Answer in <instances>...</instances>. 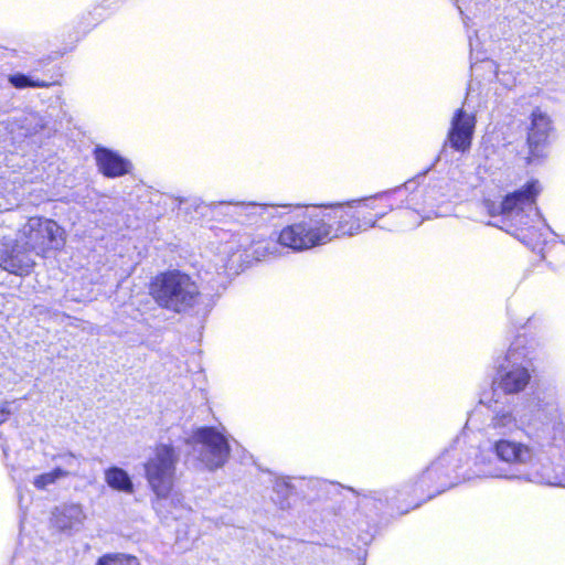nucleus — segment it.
I'll use <instances>...</instances> for the list:
<instances>
[{"mask_svg":"<svg viewBox=\"0 0 565 565\" xmlns=\"http://www.w3.org/2000/svg\"><path fill=\"white\" fill-rule=\"evenodd\" d=\"M43 503V497H19V510H20V531L25 529V524L29 521V516L36 518V512L30 510V507H41Z\"/></svg>","mask_w":565,"mask_h":565,"instance_id":"nucleus-23","label":"nucleus"},{"mask_svg":"<svg viewBox=\"0 0 565 565\" xmlns=\"http://www.w3.org/2000/svg\"><path fill=\"white\" fill-rule=\"evenodd\" d=\"M31 253L32 250L19 239H3L0 242V268L15 276H29L36 265Z\"/></svg>","mask_w":565,"mask_h":565,"instance_id":"nucleus-8","label":"nucleus"},{"mask_svg":"<svg viewBox=\"0 0 565 565\" xmlns=\"http://www.w3.org/2000/svg\"><path fill=\"white\" fill-rule=\"evenodd\" d=\"M531 373L527 367L514 365L503 371L498 376V387L508 395L523 392L531 382Z\"/></svg>","mask_w":565,"mask_h":565,"instance_id":"nucleus-15","label":"nucleus"},{"mask_svg":"<svg viewBox=\"0 0 565 565\" xmlns=\"http://www.w3.org/2000/svg\"><path fill=\"white\" fill-rule=\"evenodd\" d=\"M148 294L164 310L182 313L201 299V290L193 277L177 268L156 274L148 284Z\"/></svg>","mask_w":565,"mask_h":565,"instance_id":"nucleus-3","label":"nucleus"},{"mask_svg":"<svg viewBox=\"0 0 565 565\" xmlns=\"http://www.w3.org/2000/svg\"><path fill=\"white\" fill-rule=\"evenodd\" d=\"M539 419L543 425V431L546 434H551L552 444L555 446H559L561 441L565 444V429L563 425V414L559 408H554L553 411H548L545 407L539 409Z\"/></svg>","mask_w":565,"mask_h":565,"instance_id":"nucleus-17","label":"nucleus"},{"mask_svg":"<svg viewBox=\"0 0 565 565\" xmlns=\"http://www.w3.org/2000/svg\"><path fill=\"white\" fill-rule=\"evenodd\" d=\"M562 482H563V484L565 486V476L563 477V481H562Z\"/></svg>","mask_w":565,"mask_h":565,"instance_id":"nucleus-31","label":"nucleus"},{"mask_svg":"<svg viewBox=\"0 0 565 565\" xmlns=\"http://www.w3.org/2000/svg\"><path fill=\"white\" fill-rule=\"evenodd\" d=\"M105 481L113 490L118 492L130 493L134 491L129 475L117 466H111L105 470Z\"/></svg>","mask_w":565,"mask_h":565,"instance_id":"nucleus-19","label":"nucleus"},{"mask_svg":"<svg viewBox=\"0 0 565 565\" xmlns=\"http://www.w3.org/2000/svg\"><path fill=\"white\" fill-rule=\"evenodd\" d=\"M422 199L419 190L409 192L407 188H398L362 200L306 206L280 228L277 243L296 253L306 252L365 232L391 212H419Z\"/></svg>","mask_w":565,"mask_h":565,"instance_id":"nucleus-1","label":"nucleus"},{"mask_svg":"<svg viewBox=\"0 0 565 565\" xmlns=\"http://www.w3.org/2000/svg\"><path fill=\"white\" fill-rule=\"evenodd\" d=\"M553 131L554 127L551 116L542 110L541 107L533 108L530 114V125L526 129V146L529 149L526 161L529 163L545 157Z\"/></svg>","mask_w":565,"mask_h":565,"instance_id":"nucleus-7","label":"nucleus"},{"mask_svg":"<svg viewBox=\"0 0 565 565\" xmlns=\"http://www.w3.org/2000/svg\"><path fill=\"white\" fill-rule=\"evenodd\" d=\"M45 78H39L35 75H25L15 73L8 76V82L17 89L24 88H50L62 85V73L58 68L45 73Z\"/></svg>","mask_w":565,"mask_h":565,"instance_id":"nucleus-16","label":"nucleus"},{"mask_svg":"<svg viewBox=\"0 0 565 565\" xmlns=\"http://www.w3.org/2000/svg\"><path fill=\"white\" fill-rule=\"evenodd\" d=\"M94 158L98 171L106 178H119L130 173L132 169V164L128 159L105 147H96L94 149Z\"/></svg>","mask_w":565,"mask_h":565,"instance_id":"nucleus-11","label":"nucleus"},{"mask_svg":"<svg viewBox=\"0 0 565 565\" xmlns=\"http://www.w3.org/2000/svg\"><path fill=\"white\" fill-rule=\"evenodd\" d=\"M542 192L541 181L531 178L520 188L507 193L500 202L487 199L483 204L490 216H519L536 207Z\"/></svg>","mask_w":565,"mask_h":565,"instance_id":"nucleus-5","label":"nucleus"},{"mask_svg":"<svg viewBox=\"0 0 565 565\" xmlns=\"http://www.w3.org/2000/svg\"><path fill=\"white\" fill-rule=\"evenodd\" d=\"M509 233L518 237L525 245L534 248L541 242V234L537 228L531 225L515 226L510 225L507 230Z\"/></svg>","mask_w":565,"mask_h":565,"instance_id":"nucleus-22","label":"nucleus"},{"mask_svg":"<svg viewBox=\"0 0 565 565\" xmlns=\"http://www.w3.org/2000/svg\"><path fill=\"white\" fill-rule=\"evenodd\" d=\"M492 426L495 429H501L509 426H516V420L511 413L498 414L492 420Z\"/></svg>","mask_w":565,"mask_h":565,"instance_id":"nucleus-26","label":"nucleus"},{"mask_svg":"<svg viewBox=\"0 0 565 565\" xmlns=\"http://www.w3.org/2000/svg\"><path fill=\"white\" fill-rule=\"evenodd\" d=\"M18 236L41 258L61 252L66 244L65 228L55 220L42 215L29 216L19 230Z\"/></svg>","mask_w":565,"mask_h":565,"instance_id":"nucleus-4","label":"nucleus"},{"mask_svg":"<svg viewBox=\"0 0 565 565\" xmlns=\"http://www.w3.org/2000/svg\"><path fill=\"white\" fill-rule=\"evenodd\" d=\"M95 565H140L136 556L125 553H107L98 557Z\"/></svg>","mask_w":565,"mask_h":565,"instance_id":"nucleus-25","label":"nucleus"},{"mask_svg":"<svg viewBox=\"0 0 565 565\" xmlns=\"http://www.w3.org/2000/svg\"><path fill=\"white\" fill-rule=\"evenodd\" d=\"M177 455L173 446L159 444L145 463L146 478L156 494H169L175 481Z\"/></svg>","mask_w":565,"mask_h":565,"instance_id":"nucleus-6","label":"nucleus"},{"mask_svg":"<svg viewBox=\"0 0 565 565\" xmlns=\"http://www.w3.org/2000/svg\"><path fill=\"white\" fill-rule=\"evenodd\" d=\"M308 483L305 478L277 476L273 479V490L277 494H291L295 491H305Z\"/></svg>","mask_w":565,"mask_h":565,"instance_id":"nucleus-21","label":"nucleus"},{"mask_svg":"<svg viewBox=\"0 0 565 565\" xmlns=\"http://www.w3.org/2000/svg\"><path fill=\"white\" fill-rule=\"evenodd\" d=\"M493 450L501 461L510 465H525L532 458V449L527 445L509 439L495 441Z\"/></svg>","mask_w":565,"mask_h":565,"instance_id":"nucleus-13","label":"nucleus"},{"mask_svg":"<svg viewBox=\"0 0 565 565\" xmlns=\"http://www.w3.org/2000/svg\"><path fill=\"white\" fill-rule=\"evenodd\" d=\"M476 128V117L467 113L462 107L456 109L450 120L447 132V141L458 152H466L470 149Z\"/></svg>","mask_w":565,"mask_h":565,"instance_id":"nucleus-10","label":"nucleus"},{"mask_svg":"<svg viewBox=\"0 0 565 565\" xmlns=\"http://www.w3.org/2000/svg\"><path fill=\"white\" fill-rule=\"evenodd\" d=\"M195 437L206 448L204 460L209 469L215 470L224 466L231 454L226 437L211 426L199 428Z\"/></svg>","mask_w":565,"mask_h":565,"instance_id":"nucleus-9","label":"nucleus"},{"mask_svg":"<svg viewBox=\"0 0 565 565\" xmlns=\"http://www.w3.org/2000/svg\"><path fill=\"white\" fill-rule=\"evenodd\" d=\"M152 508L157 514L163 520H180L186 511L180 505L178 497H154L152 500Z\"/></svg>","mask_w":565,"mask_h":565,"instance_id":"nucleus-18","label":"nucleus"},{"mask_svg":"<svg viewBox=\"0 0 565 565\" xmlns=\"http://www.w3.org/2000/svg\"><path fill=\"white\" fill-rule=\"evenodd\" d=\"M372 500V505L376 509L386 507L383 513L388 516H402L411 510L423 505L427 500H416V497H365Z\"/></svg>","mask_w":565,"mask_h":565,"instance_id":"nucleus-14","label":"nucleus"},{"mask_svg":"<svg viewBox=\"0 0 565 565\" xmlns=\"http://www.w3.org/2000/svg\"><path fill=\"white\" fill-rule=\"evenodd\" d=\"M85 519L86 514L81 504L65 503L54 509L51 523L60 532L72 535L83 527Z\"/></svg>","mask_w":565,"mask_h":565,"instance_id":"nucleus-12","label":"nucleus"},{"mask_svg":"<svg viewBox=\"0 0 565 565\" xmlns=\"http://www.w3.org/2000/svg\"><path fill=\"white\" fill-rule=\"evenodd\" d=\"M78 41H79V38H76L71 42V44L67 47H65L63 50L55 51L52 54L44 55V56L40 57L39 60H36L34 72H40L42 74V76H38V77L45 78L46 77L45 73L49 71L52 72L55 68H58L60 72L63 74L62 67L60 65H52V62L54 58L62 57L66 53L73 51Z\"/></svg>","mask_w":565,"mask_h":565,"instance_id":"nucleus-20","label":"nucleus"},{"mask_svg":"<svg viewBox=\"0 0 565 565\" xmlns=\"http://www.w3.org/2000/svg\"><path fill=\"white\" fill-rule=\"evenodd\" d=\"M68 471L56 467L49 472L36 476L33 480V484L39 491H45L50 486L55 484L60 479L67 477Z\"/></svg>","mask_w":565,"mask_h":565,"instance_id":"nucleus-24","label":"nucleus"},{"mask_svg":"<svg viewBox=\"0 0 565 565\" xmlns=\"http://www.w3.org/2000/svg\"><path fill=\"white\" fill-rule=\"evenodd\" d=\"M525 347V339L522 335H516L514 341L511 343L510 348L508 349V356L514 358L521 349Z\"/></svg>","mask_w":565,"mask_h":565,"instance_id":"nucleus-27","label":"nucleus"},{"mask_svg":"<svg viewBox=\"0 0 565 565\" xmlns=\"http://www.w3.org/2000/svg\"><path fill=\"white\" fill-rule=\"evenodd\" d=\"M422 199L419 190L409 192L407 188H398L362 200L306 206L280 228L277 243L296 253L306 252L365 232L391 212H419Z\"/></svg>","mask_w":565,"mask_h":565,"instance_id":"nucleus-2","label":"nucleus"},{"mask_svg":"<svg viewBox=\"0 0 565 565\" xmlns=\"http://www.w3.org/2000/svg\"><path fill=\"white\" fill-rule=\"evenodd\" d=\"M9 416V412L4 408H0V424L6 422Z\"/></svg>","mask_w":565,"mask_h":565,"instance_id":"nucleus-30","label":"nucleus"},{"mask_svg":"<svg viewBox=\"0 0 565 565\" xmlns=\"http://www.w3.org/2000/svg\"><path fill=\"white\" fill-rule=\"evenodd\" d=\"M278 498V501H276L275 503L278 504L280 507V509H285L286 507L289 505L288 503V497H282V495H279L277 497Z\"/></svg>","mask_w":565,"mask_h":565,"instance_id":"nucleus-29","label":"nucleus"},{"mask_svg":"<svg viewBox=\"0 0 565 565\" xmlns=\"http://www.w3.org/2000/svg\"><path fill=\"white\" fill-rule=\"evenodd\" d=\"M323 486L324 487L322 489L328 492H340V491L344 490V487L337 482L324 481ZM345 490H348L350 492H354V490L352 488H345Z\"/></svg>","mask_w":565,"mask_h":565,"instance_id":"nucleus-28","label":"nucleus"}]
</instances>
